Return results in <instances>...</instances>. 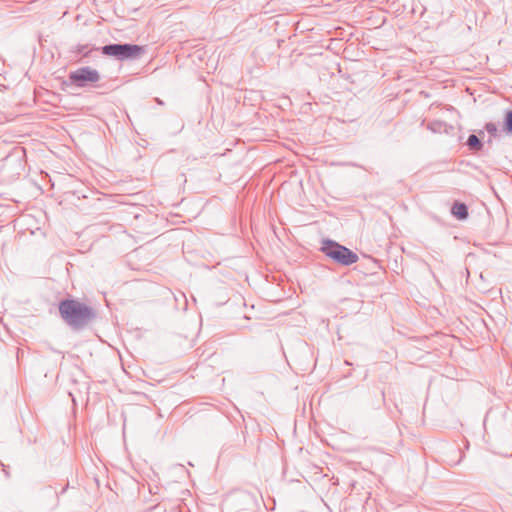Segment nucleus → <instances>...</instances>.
Masks as SVG:
<instances>
[{
	"label": "nucleus",
	"mask_w": 512,
	"mask_h": 512,
	"mask_svg": "<svg viewBox=\"0 0 512 512\" xmlns=\"http://www.w3.org/2000/svg\"><path fill=\"white\" fill-rule=\"evenodd\" d=\"M101 52L117 60L123 61L127 59H139L144 53L145 48L140 45L123 43V44H108L101 47Z\"/></svg>",
	"instance_id": "obj_3"
},
{
	"label": "nucleus",
	"mask_w": 512,
	"mask_h": 512,
	"mask_svg": "<svg viewBox=\"0 0 512 512\" xmlns=\"http://www.w3.org/2000/svg\"><path fill=\"white\" fill-rule=\"evenodd\" d=\"M370 261L372 262V264H373L374 266H376V262H375L374 260L370 259Z\"/></svg>",
	"instance_id": "obj_11"
},
{
	"label": "nucleus",
	"mask_w": 512,
	"mask_h": 512,
	"mask_svg": "<svg viewBox=\"0 0 512 512\" xmlns=\"http://www.w3.org/2000/svg\"><path fill=\"white\" fill-rule=\"evenodd\" d=\"M478 134H479L480 136H482V135L484 134V132L481 130V131H479V133H478Z\"/></svg>",
	"instance_id": "obj_12"
},
{
	"label": "nucleus",
	"mask_w": 512,
	"mask_h": 512,
	"mask_svg": "<svg viewBox=\"0 0 512 512\" xmlns=\"http://www.w3.org/2000/svg\"><path fill=\"white\" fill-rule=\"evenodd\" d=\"M485 130L489 133L490 138L488 139V143L492 142V138H495L498 136V128L497 125L493 122H488L484 126Z\"/></svg>",
	"instance_id": "obj_8"
},
{
	"label": "nucleus",
	"mask_w": 512,
	"mask_h": 512,
	"mask_svg": "<svg viewBox=\"0 0 512 512\" xmlns=\"http://www.w3.org/2000/svg\"><path fill=\"white\" fill-rule=\"evenodd\" d=\"M503 131L512 135V110L506 111L504 115Z\"/></svg>",
	"instance_id": "obj_7"
},
{
	"label": "nucleus",
	"mask_w": 512,
	"mask_h": 512,
	"mask_svg": "<svg viewBox=\"0 0 512 512\" xmlns=\"http://www.w3.org/2000/svg\"><path fill=\"white\" fill-rule=\"evenodd\" d=\"M321 251L334 262L343 266H350L359 259L355 252L330 239L322 242Z\"/></svg>",
	"instance_id": "obj_2"
},
{
	"label": "nucleus",
	"mask_w": 512,
	"mask_h": 512,
	"mask_svg": "<svg viewBox=\"0 0 512 512\" xmlns=\"http://www.w3.org/2000/svg\"><path fill=\"white\" fill-rule=\"evenodd\" d=\"M59 313L64 322L74 330H80L95 318L94 310L74 299L59 303Z\"/></svg>",
	"instance_id": "obj_1"
},
{
	"label": "nucleus",
	"mask_w": 512,
	"mask_h": 512,
	"mask_svg": "<svg viewBox=\"0 0 512 512\" xmlns=\"http://www.w3.org/2000/svg\"><path fill=\"white\" fill-rule=\"evenodd\" d=\"M69 80L77 87H84L100 80V74L96 69L89 66L78 68L69 73Z\"/></svg>",
	"instance_id": "obj_4"
},
{
	"label": "nucleus",
	"mask_w": 512,
	"mask_h": 512,
	"mask_svg": "<svg viewBox=\"0 0 512 512\" xmlns=\"http://www.w3.org/2000/svg\"><path fill=\"white\" fill-rule=\"evenodd\" d=\"M466 145L468 146V149L472 152H478L483 148V142L475 134H470L468 136Z\"/></svg>",
	"instance_id": "obj_6"
},
{
	"label": "nucleus",
	"mask_w": 512,
	"mask_h": 512,
	"mask_svg": "<svg viewBox=\"0 0 512 512\" xmlns=\"http://www.w3.org/2000/svg\"><path fill=\"white\" fill-rule=\"evenodd\" d=\"M93 50H97V48H93ZM91 51L92 49L89 50L87 45H81L78 47V52L82 53L84 57H87Z\"/></svg>",
	"instance_id": "obj_9"
},
{
	"label": "nucleus",
	"mask_w": 512,
	"mask_h": 512,
	"mask_svg": "<svg viewBox=\"0 0 512 512\" xmlns=\"http://www.w3.org/2000/svg\"><path fill=\"white\" fill-rule=\"evenodd\" d=\"M451 213L459 220H464L468 217V207L461 202H455L452 205Z\"/></svg>",
	"instance_id": "obj_5"
},
{
	"label": "nucleus",
	"mask_w": 512,
	"mask_h": 512,
	"mask_svg": "<svg viewBox=\"0 0 512 512\" xmlns=\"http://www.w3.org/2000/svg\"><path fill=\"white\" fill-rule=\"evenodd\" d=\"M156 101L159 103V104H163V102L160 100V99H156Z\"/></svg>",
	"instance_id": "obj_10"
}]
</instances>
